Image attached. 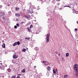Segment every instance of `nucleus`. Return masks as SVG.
<instances>
[{
  "label": "nucleus",
  "mask_w": 78,
  "mask_h": 78,
  "mask_svg": "<svg viewBox=\"0 0 78 78\" xmlns=\"http://www.w3.org/2000/svg\"><path fill=\"white\" fill-rule=\"evenodd\" d=\"M78 65L77 64H75L74 66V69L76 70V73H78Z\"/></svg>",
  "instance_id": "f257e3e1"
},
{
  "label": "nucleus",
  "mask_w": 78,
  "mask_h": 78,
  "mask_svg": "<svg viewBox=\"0 0 78 78\" xmlns=\"http://www.w3.org/2000/svg\"><path fill=\"white\" fill-rule=\"evenodd\" d=\"M24 17H25L28 20H30V19H31V16H30V15H28L27 16L25 15Z\"/></svg>",
  "instance_id": "f03ea898"
},
{
  "label": "nucleus",
  "mask_w": 78,
  "mask_h": 78,
  "mask_svg": "<svg viewBox=\"0 0 78 78\" xmlns=\"http://www.w3.org/2000/svg\"><path fill=\"white\" fill-rule=\"evenodd\" d=\"M15 16H16V17H20L21 14L20 13H16Z\"/></svg>",
  "instance_id": "7ed1b4c3"
},
{
  "label": "nucleus",
  "mask_w": 78,
  "mask_h": 78,
  "mask_svg": "<svg viewBox=\"0 0 78 78\" xmlns=\"http://www.w3.org/2000/svg\"><path fill=\"white\" fill-rule=\"evenodd\" d=\"M18 57V56H17V55H13V59H17V58Z\"/></svg>",
  "instance_id": "20e7f679"
},
{
  "label": "nucleus",
  "mask_w": 78,
  "mask_h": 78,
  "mask_svg": "<svg viewBox=\"0 0 78 78\" xmlns=\"http://www.w3.org/2000/svg\"><path fill=\"white\" fill-rule=\"evenodd\" d=\"M0 14L1 15V16H5V12H0Z\"/></svg>",
  "instance_id": "39448f33"
},
{
  "label": "nucleus",
  "mask_w": 78,
  "mask_h": 78,
  "mask_svg": "<svg viewBox=\"0 0 78 78\" xmlns=\"http://www.w3.org/2000/svg\"><path fill=\"white\" fill-rule=\"evenodd\" d=\"M56 72H58V70H57V69H54L53 70V73H56Z\"/></svg>",
  "instance_id": "423d86ee"
},
{
  "label": "nucleus",
  "mask_w": 78,
  "mask_h": 78,
  "mask_svg": "<svg viewBox=\"0 0 78 78\" xmlns=\"http://www.w3.org/2000/svg\"><path fill=\"white\" fill-rule=\"evenodd\" d=\"M50 70H51V67H50V66L48 67L47 70L48 71H49Z\"/></svg>",
  "instance_id": "0eeeda50"
},
{
  "label": "nucleus",
  "mask_w": 78,
  "mask_h": 78,
  "mask_svg": "<svg viewBox=\"0 0 78 78\" xmlns=\"http://www.w3.org/2000/svg\"><path fill=\"white\" fill-rule=\"evenodd\" d=\"M8 15H9V16H11L12 15V13H11V11H9L8 12Z\"/></svg>",
  "instance_id": "6e6552de"
},
{
  "label": "nucleus",
  "mask_w": 78,
  "mask_h": 78,
  "mask_svg": "<svg viewBox=\"0 0 78 78\" xmlns=\"http://www.w3.org/2000/svg\"><path fill=\"white\" fill-rule=\"evenodd\" d=\"M2 48H5V43H3L2 45Z\"/></svg>",
  "instance_id": "1a4fd4ad"
},
{
  "label": "nucleus",
  "mask_w": 78,
  "mask_h": 78,
  "mask_svg": "<svg viewBox=\"0 0 78 78\" xmlns=\"http://www.w3.org/2000/svg\"><path fill=\"white\" fill-rule=\"evenodd\" d=\"M68 76H69V75H64V78H67V77H68Z\"/></svg>",
  "instance_id": "9d476101"
},
{
  "label": "nucleus",
  "mask_w": 78,
  "mask_h": 78,
  "mask_svg": "<svg viewBox=\"0 0 78 78\" xmlns=\"http://www.w3.org/2000/svg\"><path fill=\"white\" fill-rule=\"evenodd\" d=\"M17 42H15L14 44H13V46H16V45H17Z\"/></svg>",
  "instance_id": "9b49d317"
},
{
  "label": "nucleus",
  "mask_w": 78,
  "mask_h": 78,
  "mask_svg": "<svg viewBox=\"0 0 78 78\" xmlns=\"http://www.w3.org/2000/svg\"><path fill=\"white\" fill-rule=\"evenodd\" d=\"M64 7H69V8H71V6L68 5H65L64 6Z\"/></svg>",
  "instance_id": "f8f14e48"
},
{
  "label": "nucleus",
  "mask_w": 78,
  "mask_h": 78,
  "mask_svg": "<svg viewBox=\"0 0 78 78\" xmlns=\"http://www.w3.org/2000/svg\"><path fill=\"white\" fill-rule=\"evenodd\" d=\"M21 72H22V73H24V72H25V69H23L22 70Z\"/></svg>",
  "instance_id": "ddd939ff"
},
{
  "label": "nucleus",
  "mask_w": 78,
  "mask_h": 78,
  "mask_svg": "<svg viewBox=\"0 0 78 78\" xmlns=\"http://www.w3.org/2000/svg\"><path fill=\"white\" fill-rule=\"evenodd\" d=\"M26 50H27L26 49L23 48L22 50V51H23V52H25V51H26Z\"/></svg>",
  "instance_id": "4468645a"
},
{
  "label": "nucleus",
  "mask_w": 78,
  "mask_h": 78,
  "mask_svg": "<svg viewBox=\"0 0 78 78\" xmlns=\"http://www.w3.org/2000/svg\"><path fill=\"white\" fill-rule=\"evenodd\" d=\"M31 8H32V9H36V7H35L34 5H32Z\"/></svg>",
  "instance_id": "2eb2a0df"
},
{
  "label": "nucleus",
  "mask_w": 78,
  "mask_h": 78,
  "mask_svg": "<svg viewBox=\"0 0 78 78\" xmlns=\"http://www.w3.org/2000/svg\"><path fill=\"white\" fill-rule=\"evenodd\" d=\"M15 9L16 11H19V8L16 7L15 8Z\"/></svg>",
  "instance_id": "dca6fc26"
},
{
  "label": "nucleus",
  "mask_w": 78,
  "mask_h": 78,
  "mask_svg": "<svg viewBox=\"0 0 78 78\" xmlns=\"http://www.w3.org/2000/svg\"><path fill=\"white\" fill-rule=\"evenodd\" d=\"M7 70H8V72H11V71L12 70L11 69H7Z\"/></svg>",
  "instance_id": "f3484780"
},
{
  "label": "nucleus",
  "mask_w": 78,
  "mask_h": 78,
  "mask_svg": "<svg viewBox=\"0 0 78 78\" xmlns=\"http://www.w3.org/2000/svg\"><path fill=\"white\" fill-rule=\"evenodd\" d=\"M31 10H29V12L30 13V14H32V13H33V10H32V9H31Z\"/></svg>",
  "instance_id": "a211bd4d"
},
{
  "label": "nucleus",
  "mask_w": 78,
  "mask_h": 78,
  "mask_svg": "<svg viewBox=\"0 0 78 78\" xmlns=\"http://www.w3.org/2000/svg\"><path fill=\"white\" fill-rule=\"evenodd\" d=\"M66 57H68V56H69V53H66Z\"/></svg>",
  "instance_id": "6ab92c4d"
},
{
  "label": "nucleus",
  "mask_w": 78,
  "mask_h": 78,
  "mask_svg": "<svg viewBox=\"0 0 78 78\" xmlns=\"http://www.w3.org/2000/svg\"><path fill=\"white\" fill-rule=\"evenodd\" d=\"M16 76L13 75L11 77V78H16Z\"/></svg>",
  "instance_id": "aec40b11"
},
{
  "label": "nucleus",
  "mask_w": 78,
  "mask_h": 78,
  "mask_svg": "<svg viewBox=\"0 0 78 78\" xmlns=\"http://www.w3.org/2000/svg\"><path fill=\"white\" fill-rule=\"evenodd\" d=\"M35 49L36 50H37V51L38 50H39V48H37V47H36L35 48Z\"/></svg>",
  "instance_id": "412c9836"
},
{
  "label": "nucleus",
  "mask_w": 78,
  "mask_h": 78,
  "mask_svg": "<svg viewBox=\"0 0 78 78\" xmlns=\"http://www.w3.org/2000/svg\"><path fill=\"white\" fill-rule=\"evenodd\" d=\"M33 27V26L32 25H31L30 27V28L31 29V28H32Z\"/></svg>",
  "instance_id": "4be33fe9"
},
{
  "label": "nucleus",
  "mask_w": 78,
  "mask_h": 78,
  "mask_svg": "<svg viewBox=\"0 0 78 78\" xmlns=\"http://www.w3.org/2000/svg\"><path fill=\"white\" fill-rule=\"evenodd\" d=\"M75 75L76 76H77V77H78V73H76L75 74Z\"/></svg>",
  "instance_id": "5701e85b"
},
{
  "label": "nucleus",
  "mask_w": 78,
  "mask_h": 78,
  "mask_svg": "<svg viewBox=\"0 0 78 78\" xmlns=\"http://www.w3.org/2000/svg\"><path fill=\"white\" fill-rule=\"evenodd\" d=\"M17 44L18 45H20V42L19 41H18L17 42Z\"/></svg>",
  "instance_id": "b1692460"
},
{
  "label": "nucleus",
  "mask_w": 78,
  "mask_h": 78,
  "mask_svg": "<svg viewBox=\"0 0 78 78\" xmlns=\"http://www.w3.org/2000/svg\"><path fill=\"white\" fill-rule=\"evenodd\" d=\"M8 15H7V14H6L5 15V17L6 19L7 20H8V18H7V16Z\"/></svg>",
  "instance_id": "393cba45"
},
{
  "label": "nucleus",
  "mask_w": 78,
  "mask_h": 78,
  "mask_svg": "<svg viewBox=\"0 0 78 78\" xmlns=\"http://www.w3.org/2000/svg\"><path fill=\"white\" fill-rule=\"evenodd\" d=\"M27 29L28 30V31L29 32H30L31 31H30V29L29 28V27H27Z\"/></svg>",
  "instance_id": "a878e982"
},
{
  "label": "nucleus",
  "mask_w": 78,
  "mask_h": 78,
  "mask_svg": "<svg viewBox=\"0 0 78 78\" xmlns=\"http://www.w3.org/2000/svg\"><path fill=\"white\" fill-rule=\"evenodd\" d=\"M46 42L47 43H48V42H49V39H47L46 40Z\"/></svg>",
  "instance_id": "bb28decb"
},
{
  "label": "nucleus",
  "mask_w": 78,
  "mask_h": 78,
  "mask_svg": "<svg viewBox=\"0 0 78 78\" xmlns=\"http://www.w3.org/2000/svg\"><path fill=\"white\" fill-rule=\"evenodd\" d=\"M25 39H27V40H29V39H30V37H28V38H27V37H26L25 38Z\"/></svg>",
  "instance_id": "cd10ccee"
},
{
  "label": "nucleus",
  "mask_w": 78,
  "mask_h": 78,
  "mask_svg": "<svg viewBox=\"0 0 78 78\" xmlns=\"http://www.w3.org/2000/svg\"><path fill=\"white\" fill-rule=\"evenodd\" d=\"M18 28L17 26H15L14 27V28H15V29H16V28Z\"/></svg>",
  "instance_id": "c85d7f7f"
},
{
  "label": "nucleus",
  "mask_w": 78,
  "mask_h": 78,
  "mask_svg": "<svg viewBox=\"0 0 78 78\" xmlns=\"http://www.w3.org/2000/svg\"><path fill=\"white\" fill-rule=\"evenodd\" d=\"M46 39L47 40V39H49V37H46Z\"/></svg>",
  "instance_id": "c756f323"
},
{
  "label": "nucleus",
  "mask_w": 78,
  "mask_h": 78,
  "mask_svg": "<svg viewBox=\"0 0 78 78\" xmlns=\"http://www.w3.org/2000/svg\"><path fill=\"white\" fill-rule=\"evenodd\" d=\"M52 3H53L54 4H55V1H52Z\"/></svg>",
  "instance_id": "7c9ffc66"
},
{
  "label": "nucleus",
  "mask_w": 78,
  "mask_h": 78,
  "mask_svg": "<svg viewBox=\"0 0 78 78\" xmlns=\"http://www.w3.org/2000/svg\"><path fill=\"white\" fill-rule=\"evenodd\" d=\"M2 19H3V20H5V19H6V18H5V17H2Z\"/></svg>",
  "instance_id": "2f4dec72"
},
{
  "label": "nucleus",
  "mask_w": 78,
  "mask_h": 78,
  "mask_svg": "<svg viewBox=\"0 0 78 78\" xmlns=\"http://www.w3.org/2000/svg\"><path fill=\"white\" fill-rule=\"evenodd\" d=\"M47 37H49L50 36V34H48L47 35V36H46Z\"/></svg>",
  "instance_id": "473e14b6"
},
{
  "label": "nucleus",
  "mask_w": 78,
  "mask_h": 78,
  "mask_svg": "<svg viewBox=\"0 0 78 78\" xmlns=\"http://www.w3.org/2000/svg\"><path fill=\"white\" fill-rule=\"evenodd\" d=\"M2 7H3V6H2V5H0V8H2Z\"/></svg>",
  "instance_id": "72a5a7b5"
},
{
  "label": "nucleus",
  "mask_w": 78,
  "mask_h": 78,
  "mask_svg": "<svg viewBox=\"0 0 78 78\" xmlns=\"http://www.w3.org/2000/svg\"><path fill=\"white\" fill-rule=\"evenodd\" d=\"M60 5V3L58 2L57 3V5H58V6H59Z\"/></svg>",
  "instance_id": "f704fd0d"
},
{
  "label": "nucleus",
  "mask_w": 78,
  "mask_h": 78,
  "mask_svg": "<svg viewBox=\"0 0 78 78\" xmlns=\"http://www.w3.org/2000/svg\"><path fill=\"white\" fill-rule=\"evenodd\" d=\"M16 26H17V27H19V23L16 24Z\"/></svg>",
  "instance_id": "c9c22d12"
},
{
  "label": "nucleus",
  "mask_w": 78,
  "mask_h": 78,
  "mask_svg": "<svg viewBox=\"0 0 78 78\" xmlns=\"http://www.w3.org/2000/svg\"><path fill=\"white\" fill-rule=\"evenodd\" d=\"M16 22H18V21H19V20H18V19H16Z\"/></svg>",
  "instance_id": "e433bc0d"
},
{
  "label": "nucleus",
  "mask_w": 78,
  "mask_h": 78,
  "mask_svg": "<svg viewBox=\"0 0 78 78\" xmlns=\"http://www.w3.org/2000/svg\"><path fill=\"white\" fill-rule=\"evenodd\" d=\"M61 0H56V2H60Z\"/></svg>",
  "instance_id": "4c0bfd02"
},
{
  "label": "nucleus",
  "mask_w": 78,
  "mask_h": 78,
  "mask_svg": "<svg viewBox=\"0 0 78 78\" xmlns=\"http://www.w3.org/2000/svg\"><path fill=\"white\" fill-rule=\"evenodd\" d=\"M5 54L6 53H7V52H6L7 51V50H5Z\"/></svg>",
  "instance_id": "58836bf2"
},
{
  "label": "nucleus",
  "mask_w": 78,
  "mask_h": 78,
  "mask_svg": "<svg viewBox=\"0 0 78 78\" xmlns=\"http://www.w3.org/2000/svg\"><path fill=\"white\" fill-rule=\"evenodd\" d=\"M75 31H78V29H75Z\"/></svg>",
  "instance_id": "ea45409f"
},
{
  "label": "nucleus",
  "mask_w": 78,
  "mask_h": 78,
  "mask_svg": "<svg viewBox=\"0 0 78 78\" xmlns=\"http://www.w3.org/2000/svg\"><path fill=\"white\" fill-rule=\"evenodd\" d=\"M20 78V76H17V77H16V78Z\"/></svg>",
  "instance_id": "a19ab883"
},
{
  "label": "nucleus",
  "mask_w": 78,
  "mask_h": 78,
  "mask_svg": "<svg viewBox=\"0 0 78 78\" xmlns=\"http://www.w3.org/2000/svg\"><path fill=\"white\" fill-rule=\"evenodd\" d=\"M31 16L32 17H34V15L33 14H32V15H31Z\"/></svg>",
  "instance_id": "79ce46f5"
},
{
  "label": "nucleus",
  "mask_w": 78,
  "mask_h": 78,
  "mask_svg": "<svg viewBox=\"0 0 78 78\" xmlns=\"http://www.w3.org/2000/svg\"><path fill=\"white\" fill-rule=\"evenodd\" d=\"M18 76H20V75H22V74H18Z\"/></svg>",
  "instance_id": "37998d69"
},
{
  "label": "nucleus",
  "mask_w": 78,
  "mask_h": 78,
  "mask_svg": "<svg viewBox=\"0 0 78 78\" xmlns=\"http://www.w3.org/2000/svg\"><path fill=\"white\" fill-rule=\"evenodd\" d=\"M23 23H24V22H22L21 23V24H23Z\"/></svg>",
  "instance_id": "c03bdc74"
},
{
  "label": "nucleus",
  "mask_w": 78,
  "mask_h": 78,
  "mask_svg": "<svg viewBox=\"0 0 78 78\" xmlns=\"http://www.w3.org/2000/svg\"><path fill=\"white\" fill-rule=\"evenodd\" d=\"M45 62H46L45 61H43V63H45Z\"/></svg>",
  "instance_id": "a18cd8bd"
},
{
  "label": "nucleus",
  "mask_w": 78,
  "mask_h": 78,
  "mask_svg": "<svg viewBox=\"0 0 78 78\" xmlns=\"http://www.w3.org/2000/svg\"><path fill=\"white\" fill-rule=\"evenodd\" d=\"M34 68L35 69L36 68V66H34Z\"/></svg>",
  "instance_id": "49530a36"
},
{
  "label": "nucleus",
  "mask_w": 78,
  "mask_h": 78,
  "mask_svg": "<svg viewBox=\"0 0 78 78\" xmlns=\"http://www.w3.org/2000/svg\"><path fill=\"white\" fill-rule=\"evenodd\" d=\"M76 37H77V38L78 39V35H76Z\"/></svg>",
  "instance_id": "de8ad7c7"
},
{
  "label": "nucleus",
  "mask_w": 78,
  "mask_h": 78,
  "mask_svg": "<svg viewBox=\"0 0 78 78\" xmlns=\"http://www.w3.org/2000/svg\"><path fill=\"white\" fill-rule=\"evenodd\" d=\"M22 39H21L20 40V41L22 42Z\"/></svg>",
  "instance_id": "09e8293b"
},
{
  "label": "nucleus",
  "mask_w": 78,
  "mask_h": 78,
  "mask_svg": "<svg viewBox=\"0 0 78 78\" xmlns=\"http://www.w3.org/2000/svg\"><path fill=\"white\" fill-rule=\"evenodd\" d=\"M42 63H44V61H42L41 62Z\"/></svg>",
  "instance_id": "8fccbe9b"
},
{
  "label": "nucleus",
  "mask_w": 78,
  "mask_h": 78,
  "mask_svg": "<svg viewBox=\"0 0 78 78\" xmlns=\"http://www.w3.org/2000/svg\"><path fill=\"white\" fill-rule=\"evenodd\" d=\"M10 6V5L9 4L8 5V6Z\"/></svg>",
  "instance_id": "3c124183"
},
{
  "label": "nucleus",
  "mask_w": 78,
  "mask_h": 78,
  "mask_svg": "<svg viewBox=\"0 0 78 78\" xmlns=\"http://www.w3.org/2000/svg\"><path fill=\"white\" fill-rule=\"evenodd\" d=\"M78 5V4L77 3H76V5Z\"/></svg>",
  "instance_id": "603ef678"
},
{
  "label": "nucleus",
  "mask_w": 78,
  "mask_h": 78,
  "mask_svg": "<svg viewBox=\"0 0 78 78\" xmlns=\"http://www.w3.org/2000/svg\"><path fill=\"white\" fill-rule=\"evenodd\" d=\"M76 23H77V24H78V21H77Z\"/></svg>",
  "instance_id": "864d4df0"
},
{
  "label": "nucleus",
  "mask_w": 78,
  "mask_h": 78,
  "mask_svg": "<svg viewBox=\"0 0 78 78\" xmlns=\"http://www.w3.org/2000/svg\"><path fill=\"white\" fill-rule=\"evenodd\" d=\"M30 5H31V3H30Z\"/></svg>",
  "instance_id": "5fc2aeb1"
},
{
  "label": "nucleus",
  "mask_w": 78,
  "mask_h": 78,
  "mask_svg": "<svg viewBox=\"0 0 78 78\" xmlns=\"http://www.w3.org/2000/svg\"><path fill=\"white\" fill-rule=\"evenodd\" d=\"M0 69H2V66H0Z\"/></svg>",
  "instance_id": "6e6d98bb"
},
{
  "label": "nucleus",
  "mask_w": 78,
  "mask_h": 78,
  "mask_svg": "<svg viewBox=\"0 0 78 78\" xmlns=\"http://www.w3.org/2000/svg\"><path fill=\"white\" fill-rule=\"evenodd\" d=\"M47 64H49V63H48V62H47Z\"/></svg>",
  "instance_id": "4d7b16f0"
},
{
  "label": "nucleus",
  "mask_w": 78,
  "mask_h": 78,
  "mask_svg": "<svg viewBox=\"0 0 78 78\" xmlns=\"http://www.w3.org/2000/svg\"><path fill=\"white\" fill-rule=\"evenodd\" d=\"M45 2V1H43V2L44 3V2Z\"/></svg>",
  "instance_id": "13d9d810"
},
{
  "label": "nucleus",
  "mask_w": 78,
  "mask_h": 78,
  "mask_svg": "<svg viewBox=\"0 0 78 78\" xmlns=\"http://www.w3.org/2000/svg\"><path fill=\"white\" fill-rule=\"evenodd\" d=\"M48 16V14H47V16Z\"/></svg>",
  "instance_id": "bf43d9fd"
},
{
  "label": "nucleus",
  "mask_w": 78,
  "mask_h": 78,
  "mask_svg": "<svg viewBox=\"0 0 78 78\" xmlns=\"http://www.w3.org/2000/svg\"><path fill=\"white\" fill-rule=\"evenodd\" d=\"M58 55L59 56H60V55L59 54H58Z\"/></svg>",
  "instance_id": "052dcab7"
},
{
  "label": "nucleus",
  "mask_w": 78,
  "mask_h": 78,
  "mask_svg": "<svg viewBox=\"0 0 78 78\" xmlns=\"http://www.w3.org/2000/svg\"><path fill=\"white\" fill-rule=\"evenodd\" d=\"M2 77H4V76H2Z\"/></svg>",
  "instance_id": "680f3d73"
},
{
  "label": "nucleus",
  "mask_w": 78,
  "mask_h": 78,
  "mask_svg": "<svg viewBox=\"0 0 78 78\" xmlns=\"http://www.w3.org/2000/svg\"><path fill=\"white\" fill-rule=\"evenodd\" d=\"M4 42V41L3 40V41H2V42Z\"/></svg>",
  "instance_id": "e2e57ef3"
},
{
  "label": "nucleus",
  "mask_w": 78,
  "mask_h": 78,
  "mask_svg": "<svg viewBox=\"0 0 78 78\" xmlns=\"http://www.w3.org/2000/svg\"><path fill=\"white\" fill-rule=\"evenodd\" d=\"M62 9L61 8L59 9Z\"/></svg>",
  "instance_id": "0e129e2a"
},
{
  "label": "nucleus",
  "mask_w": 78,
  "mask_h": 78,
  "mask_svg": "<svg viewBox=\"0 0 78 78\" xmlns=\"http://www.w3.org/2000/svg\"><path fill=\"white\" fill-rule=\"evenodd\" d=\"M1 65H2V63H1Z\"/></svg>",
  "instance_id": "69168bd1"
},
{
  "label": "nucleus",
  "mask_w": 78,
  "mask_h": 78,
  "mask_svg": "<svg viewBox=\"0 0 78 78\" xmlns=\"http://www.w3.org/2000/svg\"><path fill=\"white\" fill-rule=\"evenodd\" d=\"M34 33L36 34V33L35 32H34Z\"/></svg>",
  "instance_id": "338daca9"
},
{
  "label": "nucleus",
  "mask_w": 78,
  "mask_h": 78,
  "mask_svg": "<svg viewBox=\"0 0 78 78\" xmlns=\"http://www.w3.org/2000/svg\"><path fill=\"white\" fill-rule=\"evenodd\" d=\"M52 12H53V10H51Z\"/></svg>",
  "instance_id": "774afa93"
}]
</instances>
